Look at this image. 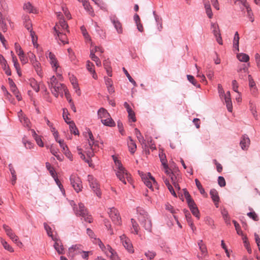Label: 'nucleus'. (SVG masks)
<instances>
[{
  "label": "nucleus",
  "instance_id": "f257e3e1",
  "mask_svg": "<svg viewBox=\"0 0 260 260\" xmlns=\"http://www.w3.org/2000/svg\"><path fill=\"white\" fill-rule=\"evenodd\" d=\"M113 157L115 164L117 169V171L116 173L117 177L124 184H126V179L128 182H131V177L130 175L128 174L127 171L123 167L120 161L115 158L114 156H113Z\"/></svg>",
  "mask_w": 260,
  "mask_h": 260
},
{
  "label": "nucleus",
  "instance_id": "f03ea898",
  "mask_svg": "<svg viewBox=\"0 0 260 260\" xmlns=\"http://www.w3.org/2000/svg\"><path fill=\"white\" fill-rule=\"evenodd\" d=\"M139 213L138 220L141 225L147 231L150 232L152 229L151 220L147 213L144 210L139 208L137 210Z\"/></svg>",
  "mask_w": 260,
  "mask_h": 260
},
{
  "label": "nucleus",
  "instance_id": "7ed1b4c3",
  "mask_svg": "<svg viewBox=\"0 0 260 260\" xmlns=\"http://www.w3.org/2000/svg\"><path fill=\"white\" fill-rule=\"evenodd\" d=\"M73 207V209L75 214L77 216L81 217V219H84V221L89 223H91L92 221V217L90 215H89L83 203H79L78 207Z\"/></svg>",
  "mask_w": 260,
  "mask_h": 260
},
{
  "label": "nucleus",
  "instance_id": "20e7f679",
  "mask_svg": "<svg viewBox=\"0 0 260 260\" xmlns=\"http://www.w3.org/2000/svg\"><path fill=\"white\" fill-rule=\"evenodd\" d=\"M52 93L57 98L59 95L61 97L63 96V94L66 96L67 99H68V90L66 86L61 83H59L57 85H55L52 89H50Z\"/></svg>",
  "mask_w": 260,
  "mask_h": 260
},
{
  "label": "nucleus",
  "instance_id": "39448f33",
  "mask_svg": "<svg viewBox=\"0 0 260 260\" xmlns=\"http://www.w3.org/2000/svg\"><path fill=\"white\" fill-rule=\"evenodd\" d=\"M71 184L75 191L78 193L83 188L82 182L80 178L76 174H72L70 177Z\"/></svg>",
  "mask_w": 260,
  "mask_h": 260
},
{
  "label": "nucleus",
  "instance_id": "423d86ee",
  "mask_svg": "<svg viewBox=\"0 0 260 260\" xmlns=\"http://www.w3.org/2000/svg\"><path fill=\"white\" fill-rule=\"evenodd\" d=\"M87 181L93 191L95 193L98 197L100 198L102 193L96 179L92 175H88L87 176Z\"/></svg>",
  "mask_w": 260,
  "mask_h": 260
},
{
  "label": "nucleus",
  "instance_id": "0eeeda50",
  "mask_svg": "<svg viewBox=\"0 0 260 260\" xmlns=\"http://www.w3.org/2000/svg\"><path fill=\"white\" fill-rule=\"evenodd\" d=\"M81 245L76 244L69 248L68 256L71 260H73L76 255L82 253L83 250L81 249Z\"/></svg>",
  "mask_w": 260,
  "mask_h": 260
},
{
  "label": "nucleus",
  "instance_id": "6e6552de",
  "mask_svg": "<svg viewBox=\"0 0 260 260\" xmlns=\"http://www.w3.org/2000/svg\"><path fill=\"white\" fill-rule=\"evenodd\" d=\"M3 228L7 235L13 242L19 246L22 245V242L19 241L18 237L13 232L12 230L8 225L4 224Z\"/></svg>",
  "mask_w": 260,
  "mask_h": 260
},
{
  "label": "nucleus",
  "instance_id": "1a4fd4ad",
  "mask_svg": "<svg viewBox=\"0 0 260 260\" xmlns=\"http://www.w3.org/2000/svg\"><path fill=\"white\" fill-rule=\"evenodd\" d=\"M110 217L113 222L116 224H120L121 222V218L117 210L114 208H109L108 212Z\"/></svg>",
  "mask_w": 260,
  "mask_h": 260
},
{
  "label": "nucleus",
  "instance_id": "9d476101",
  "mask_svg": "<svg viewBox=\"0 0 260 260\" xmlns=\"http://www.w3.org/2000/svg\"><path fill=\"white\" fill-rule=\"evenodd\" d=\"M47 58L49 59V62L53 70L57 72V70L60 69L55 55L51 52H48L46 53Z\"/></svg>",
  "mask_w": 260,
  "mask_h": 260
},
{
  "label": "nucleus",
  "instance_id": "9b49d317",
  "mask_svg": "<svg viewBox=\"0 0 260 260\" xmlns=\"http://www.w3.org/2000/svg\"><path fill=\"white\" fill-rule=\"evenodd\" d=\"M148 176H149V178L147 177H142V179L143 180L144 183L146 185V186L150 189L152 191L154 190L153 185L156 186L157 187V182L155 181L154 178L152 177L150 173H148Z\"/></svg>",
  "mask_w": 260,
  "mask_h": 260
},
{
  "label": "nucleus",
  "instance_id": "f8f14e48",
  "mask_svg": "<svg viewBox=\"0 0 260 260\" xmlns=\"http://www.w3.org/2000/svg\"><path fill=\"white\" fill-rule=\"evenodd\" d=\"M110 19L116 29L118 34H122L123 29L122 24L118 20V18L115 15H111L110 16Z\"/></svg>",
  "mask_w": 260,
  "mask_h": 260
},
{
  "label": "nucleus",
  "instance_id": "ddd939ff",
  "mask_svg": "<svg viewBox=\"0 0 260 260\" xmlns=\"http://www.w3.org/2000/svg\"><path fill=\"white\" fill-rule=\"evenodd\" d=\"M84 136L87 139L88 143V147L91 148L93 146H98L99 142L95 141L92 132L90 130H88L87 132L84 133Z\"/></svg>",
  "mask_w": 260,
  "mask_h": 260
},
{
  "label": "nucleus",
  "instance_id": "4468645a",
  "mask_svg": "<svg viewBox=\"0 0 260 260\" xmlns=\"http://www.w3.org/2000/svg\"><path fill=\"white\" fill-rule=\"evenodd\" d=\"M120 239L123 246L128 250V251L130 253H133V247L130 240L127 238L125 235L120 236Z\"/></svg>",
  "mask_w": 260,
  "mask_h": 260
},
{
  "label": "nucleus",
  "instance_id": "2eb2a0df",
  "mask_svg": "<svg viewBox=\"0 0 260 260\" xmlns=\"http://www.w3.org/2000/svg\"><path fill=\"white\" fill-rule=\"evenodd\" d=\"M57 27H58L57 25L56 24V25L53 27L54 30L55 31V34L54 35L55 36L56 39H59V41L63 44H68V42L66 40H67V36L65 34H63L62 33L60 32L57 29Z\"/></svg>",
  "mask_w": 260,
  "mask_h": 260
},
{
  "label": "nucleus",
  "instance_id": "dca6fc26",
  "mask_svg": "<svg viewBox=\"0 0 260 260\" xmlns=\"http://www.w3.org/2000/svg\"><path fill=\"white\" fill-rule=\"evenodd\" d=\"M183 190L184 197L189 209L190 210L191 209L197 207L194 201L191 199V196L187 190L186 189H184Z\"/></svg>",
  "mask_w": 260,
  "mask_h": 260
},
{
  "label": "nucleus",
  "instance_id": "f3484780",
  "mask_svg": "<svg viewBox=\"0 0 260 260\" xmlns=\"http://www.w3.org/2000/svg\"><path fill=\"white\" fill-rule=\"evenodd\" d=\"M238 72L239 78L242 80H245L246 79L247 75L249 73L248 67L245 64H243L242 67L238 70Z\"/></svg>",
  "mask_w": 260,
  "mask_h": 260
},
{
  "label": "nucleus",
  "instance_id": "a211bd4d",
  "mask_svg": "<svg viewBox=\"0 0 260 260\" xmlns=\"http://www.w3.org/2000/svg\"><path fill=\"white\" fill-rule=\"evenodd\" d=\"M0 63L3 69L5 71V74L8 76L11 75V72L7 64V60L5 59L4 56L2 54H0Z\"/></svg>",
  "mask_w": 260,
  "mask_h": 260
},
{
  "label": "nucleus",
  "instance_id": "6ab92c4d",
  "mask_svg": "<svg viewBox=\"0 0 260 260\" xmlns=\"http://www.w3.org/2000/svg\"><path fill=\"white\" fill-rule=\"evenodd\" d=\"M250 139L247 135H244L240 141V145L241 148L245 150H247L250 145Z\"/></svg>",
  "mask_w": 260,
  "mask_h": 260
},
{
  "label": "nucleus",
  "instance_id": "aec40b11",
  "mask_svg": "<svg viewBox=\"0 0 260 260\" xmlns=\"http://www.w3.org/2000/svg\"><path fill=\"white\" fill-rule=\"evenodd\" d=\"M18 116L19 117V120L21 123L23 124V125L25 127H30V121L27 117L25 116V115L22 113V110H20L18 113Z\"/></svg>",
  "mask_w": 260,
  "mask_h": 260
},
{
  "label": "nucleus",
  "instance_id": "412c9836",
  "mask_svg": "<svg viewBox=\"0 0 260 260\" xmlns=\"http://www.w3.org/2000/svg\"><path fill=\"white\" fill-rule=\"evenodd\" d=\"M54 244L53 245L54 248L56 250L59 254H62L64 253V248L63 245L60 241L59 239L57 238L56 240H53Z\"/></svg>",
  "mask_w": 260,
  "mask_h": 260
},
{
  "label": "nucleus",
  "instance_id": "4be33fe9",
  "mask_svg": "<svg viewBox=\"0 0 260 260\" xmlns=\"http://www.w3.org/2000/svg\"><path fill=\"white\" fill-rule=\"evenodd\" d=\"M107 249L105 253L107 256H110L111 260H120L117 253L110 245H107Z\"/></svg>",
  "mask_w": 260,
  "mask_h": 260
},
{
  "label": "nucleus",
  "instance_id": "5701e85b",
  "mask_svg": "<svg viewBox=\"0 0 260 260\" xmlns=\"http://www.w3.org/2000/svg\"><path fill=\"white\" fill-rule=\"evenodd\" d=\"M135 134L142 146L147 147V145L146 144V140L144 139L140 131L137 128H135Z\"/></svg>",
  "mask_w": 260,
  "mask_h": 260
},
{
  "label": "nucleus",
  "instance_id": "b1692460",
  "mask_svg": "<svg viewBox=\"0 0 260 260\" xmlns=\"http://www.w3.org/2000/svg\"><path fill=\"white\" fill-rule=\"evenodd\" d=\"M210 194L213 200L215 203V205L216 207H218V204L219 201V197L218 194L217 190L215 189H212L210 190Z\"/></svg>",
  "mask_w": 260,
  "mask_h": 260
},
{
  "label": "nucleus",
  "instance_id": "393cba45",
  "mask_svg": "<svg viewBox=\"0 0 260 260\" xmlns=\"http://www.w3.org/2000/svg\"><path fill=\"white\" fill-rule=\"evenodd\" d=\"M128 141H127V145L129 151L132 154H134L137 149V145L135 141L132 139L131 137H128Z\"/></svg>",
  "mask_w": 260,
  "mask_h": 260
},
{
  "label": "nucleus",
  "instance_id": "a878e982",
  "mask_svg": "<svg viewBox=\"0 0 260 260\" xmlns=\"http://www.w3.org/2000/svg\"><path fill=\"white\" fill-rule=\"evenodd\" d=\"M98 116L99 118L103 119L110 117V114L105 108H101L98 111Z\"/></svg>",
  "mask_w": 260,
  "mask_h": 260
},
{
  "label": "nucleus",
  "instance_id": "bb28decb",
  "mask_svg": "<svg viewBox=\"0 0 260 260\" xmlns=\"http://www.w3.org/2000/svg\"><path fill=\"white\" fill-rule=\"evenodd\" d=\"M23 19L24 26L28 30V31H29L30 30H32V26L29 17L27 16H24Z\"/></svg>",
  "mask_w": 260,
  "mask_h": 260
},
{
  "label": "nucleus",
  "instance_id": "cd10ccee",
  "mask_svg": "<svg viewBox=\"0 0 260 260\" xmlns=\"http://www.w3.org/2000/svg\"><path fill=\"white\" fill-rule=\"evenodd\" d=\"M44 229H45L48 236L51 237L52 240H56L57 238H58L56 236H54L52 233V231L51 228L48 225L46 222L44 223Z\"/></svg>",
  "mask_w": 260,
  "mask_h": 260
},
{
  "label": "nucleus",
  "instance_id": "c85d7f7f",
  "mask_svg": "<svg viewBox=\"0 0 260 260\" xmlns=\"http://www.w3.org/2000/svg\"><path fill=\"white\" fill-rule=\"evenodd\" d=\"M101 122L104 125L109 127H113L115 125V122L110 116L108 118H106L105 119H101Z\"/></svg>",
  "mask_w": 260,
  "mask_h": 260
},
{
  "label": "nucleus",
  "instance_id": "c756f323",
  "mask_svg": "<svg viewBox=\"0 0 260 260\" xmlns=\"http://www.w3.org/2000/svg\"><path fill=\"white\" fill-rule=\"evenodd\" d=\"M86 68L89 72L93 74V78L95 79H97V75H95L94 65L89 60H87L86 62Z\"/></svg>",
  "mask_w": 260,
  "mask_h": 260
},
{
  "label": "nucleus",
  "instance_id": "7c9ffc66",
  "mask_svg": "<svg viewBox=\"0 0 260 260\" xmlns=\"http://www.w3.org/2000/svg\"><path fill=\"white\" fill-rule=\"evenodd\" d=\"M222 217L227 225H231L230 217L228 211L225 209H223L221 211Z\"/></svg>",
  "mask_w": 260,
  "mask_h": 260
},
{
  "label": "nucleus",
  "instance_id": "2f4dec72",
  "mask_svg": "<svg viewBox=\"0 0 260 260\" xmlns=\"http://www.w3.org/2000/svg\"><path fill=\"white\" fill-rule=\"evenodd\" d=\"M223 99L224 100V102L226 104V106L228 111L231 112L233 110V105L231 98L229 96H223Z\"/></svg>",
  "mask_w": 260,
  "mask_h": 260
},
{
  "label": "nucleus",
  "instance_id": "473e14b6",
  "mask_svg": "<svg viewBox=\"0 0 260 260\" xmlns=\"http://www.w3.org/2000/svg\"><path fill=\"white\" fill-rule=\"evenodd\" d=\"M49 88L50 89H52V87L55 86V85H57L59 83L58 82V80L57 79L56 77L55 76H52L49 79V81H48Z\"/></svg>",
  "mask_w": 260,
  "mask_h": 260
},
{
  "label": "nucleus",
  "instance_id": "72a5a7b5",
  "mask_svg": "<svg viewBox=\"0 0 260 260\" xmlns=\"http://www.w3.org/2000/svg\"><path fill=\"white\" fill-rule=\"evenodd\" d=\"M239 35L238 31L235 33L233 39V47L235 49L239 51Z\"/></svg>",
  "mask_w": 260,
  "mask_h": 260
},
{
  "label": "nucleus",
  "instance_id": "f704fd0d",
  "mask_svg": "<svg viewBox=\"0 0 260 260\" xmlns=\"http://www.w3.org/2000/svg\"><path fill=\"white\" fill-rule=\"evenodd\" d=\"M31 63L35 68L36 72L37 73V74L39 76H41L42 74L41 63L37 60Z\"/></svg>",
  "mask_w": 260,
  "mask_h": 260
},
{
  "label": "nucleus",
  "instance_id": "c9c22d12",
  "mask_svg": "<svg viewBox=\"0 0 260 260\" xmlns=\"http://www.w3.org/2000/svg\"><path fill=\"white\" fill-rule=\"evenodd\" d=\"M237 57L238 60L241 62H246L249 60V56L245 53H241L238 54Z\"/></svg>",
  "mask_w": 260,
  "mask_h": 260
},
{
  "label": "nucleus",
  "instance_id": "e433bc0d",
  "mask_svg": "<svg viewBox=\"0 0 260 260\" xmlns=\"http://www.w3.org/2000/svg\"><path fill=\"white\" fill-rule=\"evenodd\" d=\"M29 32L34 46L36 48H38L39 46V45L37 44L38 38L37 36L36 35L35 32L32 30H30V31H29Z\"/></svg>",
  "mask_w": 260,
  "mask_h": 260
},
{
  "label": "nucleus",
  "instance_id": "4c0bfd02",
  "mask_svg": "<svg viewBox=\"0 0 260 260\" xmlns=\"http://www.w3.org/2000/svg\"><path fill=\"white\" fill-rule=\"evenodd\" d=\"M211 28L212 30L214 36H217L220 34V30L217 23L211 22Z\"/></svg>",
  "mask_w": 260,
  "mask_h": 260
},
{
  "label": "nucleus",
  "instance_id": "58836bf2",
  "mask_svg": "<svg viewBox=\"0 0 260 260\" xmlns=\"http://www.w3.org/2000/svg\"><path fill=\"white\" fill-rule=\"evenodd\" d=\"M45 165L47 169L49 171L50 174L52 178L57 176V174L56 173L54 169L51 166V164L49 162H46Z\"/></svg>",
  "mask_w": 260,
  "mask_h": 260
},
{
  "label": "nucleus",
  "instance_id": "ea45409f",
  "mask_svg": "<svg viewBox=\"0 0 260 260\" xmlns=\"http://www.w3.org/2000/svg\"><path fill=\"white\" fill-rule=\"evenodd\" d=\"M8 80L9 81V84L11 88V91L14 94H16L18 93V90L15 84V83L13 82L12 79L10 78H8Z\"/></svg>",
  "mask_w": 260,
  "mask_h": 260
},
{
  "label": "nucleus",
  "instance_id": "a19ab883",
  "mask_svg": "<svg viewBox=\"0 0 260 260\" xmlns=\"http://www.w3.org/2000/svg\"><path fill=\"white\" fill-rule=\"evenodd\" d=\"M249 105H250V110L252 115L253 116V117L255 118V119L256 120H257V118H258V115L257 114L256 107L254 104H253V103L251 101H250V102H249Z\"/></svg>",
  "mask_w": 260,
  "mask_h": 260
},
{
  "label": "nucleus",
  "instance_id": "79ce46f5",
  "mask_svg": "<svg viewBox=\"0 0 260 260\" xmlns=\"http://www.w3.org/2000/svg\"><path fill=\"white\" fill-rule=\"evenodd\" d=\"M70 124V130L71 133L74 134L75 135H79V131L77 128L75 123L72 121L71 122L69 123Z\"/></svg>",
  "mask_w": 260,
  "mask_h": 260
},
{
  "label": "nucleus",
  "instance_id": "37998d69",
  "mask_svg": "<svg viewBox=\"0 0 260 260\" xmlns=\"http://www.w3.org/2000/svg\"><path fill=\"white\" fill-rule=\"evenodd\" d=\"M205 73L208 78L210 80H212L214 76V72L213 69H212L210 67H207Z\"/></svg>",
  "mask_w": 260,
  "mask_h": 260
},
{
  "label": "nucleus",
  "instance_id": "c03bdc74",
  "mask_svg": "<svg viewBox=\"0 0 260 260\" xmlns=\"http://www.w3.org/2000/svg\"><path fill=\"white\" fill-rule=\"evenodd\" d=\"M53 178L54 179L56 184L59 188V189H60V191H61V192L62 193V194H65V190L63 188V185L61 184L60 181L59 180V179L57 177V176H56L55 177H53Z\"/></svg>",
  "mask_w": 260,
  "mask_h": 260
},
{
  "label": "nucleus",
  "instance_id": "a18cd8bd",
  "mask_svg": "<svg viewBox=\"0 0 260 260\" xmlns=\"http://www.w3.org/2000/svg\"><path fill=\"white\" fill-rule=\"evenodd\" d=\"M159 157L160 158V160L161 162V164L163 166V167H167L168 164H167V160L166 159V155L163 153H159Z\"/></svg>",
  "mask_w": 260,
  "mask_h": 260
},
{
  "label": "nucleus",
  "instance_id": "49530a36",
  "mask_svg": "<svg viewBox=\"0 0 260 260\" xmlns=\"http://www.w3.org/2000/svg\"><path fill=\"white\" fill-rule=\"evenodd\" d=\"M0 29H1L4 32L6 31L7 27L6 23L4 22V19L2 17V14L0 12Z\"/></svg>",
  "mask_w": 260,
  "mask_h": 260
},
{
  "label": "nucleus",
  "instance_id": "de8ad7c7",
  "mask_svg": "<svg viewBox=\"0 0 260 260\" xmlns=\"http://www.w3.org/2000/svg\"><path fill=\"white\" fill-rule=\"evenodd\" d=\"M122 70L124 73L125 75H126V76L127 77V78H128L129 81L131 82L134 85V86H136L137 83L136 81L132 78L129 74L128 73L127 71L124 68H122Z\"/></svg>",
  "mask_w": 260,
  "mask_h": 260
},
{
  "label": "nucleus",
  "instance_id": "09e8293b",
  "mask_svg": "<svg viewBox=\"0 0 260 260\" xmlns=\"http://www.w3.org/2000/svg\"><path fill=\"white\" fill-rule=\"evenodd\" d=\"M156 253L154 251L148 250V251L145 252V255L149 260L153 259L156 256Z\"/></svg>",
  "mask_w": 260,
  "mask_h": 260
},
{
  "label": "nucleus",
  "instance_id": "8fccbe9b",
  "mask_svg": "<svg viewBox=\"0 0 260 260\" xmlns=\"http://www.w3.org/2000/svg\"><path fill=\"white\" fill-rule=\"evenodd\" d=\"M18 55L22 64H25L27 62V57H25L23 51H20V53H18Z\"/></svg>",
  "mask_w": 260,
  "mask_h": 260
},
{
  "label": "nucleus",
  "instance_id": "3c124183",
  "mask_svg": "<svg viewBox=\"0 0 260 260\" xmlns=\"http://www.w3.org/2000/svg\"><path fill=\"white\" fill-rule=\"evenodd\" d=\"M30 86H31V87L32 88V89L35 91H36V92H38L39 91L40 87L38 85L37 81L35 80H34V79L31 80L30 82Z\"/></svg>",
  "mask_w": 260,
  "mask_h": 260
},
{
  "label": "nucleus",
  "instance_id": "603ef678",
  "mask_svg": "<svg viewBox=\"0 0 260 260\" xmlns=\"http://www.w3.org/2000/svg\"><path fill=\"white\" fill-rule=\"evenodd\" d=\"M23 9L29 13H34L33 6L30 3H27L24 5Z\"/></svg>",
  "mask_w": 260,
  "mask_h": 260
},
{
  "label": "nucleus",
  "instance_id": "864d4df0",
  "mask_svg": "<svg viewBox=\"0 0 260 260\" xmlns=\"http://www.w3.org/2000/svg\"><path fill=\"white\" fill-rule=\"evenodd\" d=\"M68 115H69V113H68V110L66 108H63L62 116H63V118L65 122L67 123H69L72 122V121H70V119L68 117Z\"/></svg>",
  "mask_w": 260,
  "mask_h": 260
},
{
  "label": "nucleus",
  "instance_id": "5fc2aeb1",
  "mask_svg": "<svg viewBox=\"0 0 260 260\" xmlns=\"http://www.w3.org/2000/svg\"><path fill=\"white\" fill-rule=\"evenodd\" d=\"M2 244L4 247V248L9 251L10 252H12L14 251L13 248L6 242L4 240L2 241Z\"/></svg>",
  "mask_w": 260,
  "mask_h": 260
},
{
  "label": "nucleus",
  "instance_id": "6e6d98bb",
  "mask_svg": "<svg viewBox=\"0 0 260 260\" xmlns=\"http://www.w3.org/2000/svg\"><path fill=\"white\" fill-rule=\"evenodd\" d=\"M187 78L188 80L194 86L196 87H200V85L197 83V81L195 80L193 76L190 75H187Z\"/></svg>",
  "mask_w": 260,
  "mask_h": 260
},
{
  "label": "nucleus",
  "instance_id": "4d7b16f0",
  "mask_svg": "<svg viewBox=\"0 0 260 260\" xmlns=\"http://www.w3.org/2000/svg\"><path fill=\"white\" fill-rule=\"evenodd\" d=\"M10 172L12 175V178L11 180V183L12 185H14L16 183V181L17 180V176L15 170V169H12Z\"/></svg>",
  "mask_w": 260,
  "mask_h": 260
},
{
  "label": "nucleus",
  "instance_id": "13d9d810",
  "mask_svg": "<svg viewBox=\"0 0 260 260\" xmlns=\"http://www.w3.org/2000/svg\"><path fill=\"white\" fill-rule=\"evenodd\" d=\"M198 246H199V248H200V250L201 251L202 253L203 254L206 253L207 249H206V247H205V246L204 245V244H203V241L200 240L198 242Z\"/></svg>",
  "mask_w": 260,
  "mask_h": 260
},
{
  "label": "nucleus",
  "instance_id": "bf43d9fd",
  "mask_svg": "<svg viewBox=\"0 0 260 260\" xmlns=\"http://www.w3.org/2000/svg\"><path fill=\"white\" fill-rule=\"evenodd\" d=\"M172 183L174 182H178L179 180V175L178 173L175 172L171 175L170 176Z\"/></svg>",
  "mask_w": 260,
  "mask_h": 260
},
{
  "label": "nucleus",
  "instance_id": "052dcab7",
  "mask_svg": "<svg viewBox=\"0 0 260 260\" xmlns=\"http://www.w3.org/2000/svg\"><path fill=\"white\" fill-rule=\"evenodd\" d=\"M131 222L132 223L133 228L134 229L133 233L135 234H138V223L133 218L131 219Z\"/></svg>",
  "mask_w": 260,
  "mask_h": 260
},
{
  "label": "nucleus",
  "instance_id": "680f3d73",
  "mask_svg": "<svg viewBox=\"0 0 260 260\" xmlns=\"http://www.w3.org/2000/svg\"><path fill=\"white\" fill-rule=\"evenodd\" d=\"M195 182H196L197 187H198V188L199 189V190L200 191V193L201 194H204L205 192V190L203 188V187H202L201 183L200 182V181H199V180L198 179H195Z\"/></svg>",
  "mask_w": 260,
  "mask_h": 260
},
{
  "label": "nucleus",
  "instance_id": "e2e57ef3",
  "mask_svg": "<svg viewBox=\"0 0 260 260\" xmlns=\"http://www.w3.org/2000/svg\"><path fill=\"white\" fill-rule=\"evenodd\" d=\"M218 92L219 93V95L220 98L222 100L223 96L225 95V92L224 91L221 85V84H218Z\"/></svg>",
  "mask_w": 260,
  "mask_h": 260
},
{
  "label": "nucleus",
  "instance_id": "0e129e2a",
  "mask_svg": "<svg viewBox=\"0 0 260 260\" xmlns=\"http://www.w3.org/2000/svg\"><path fill=\"white\" fill-rule=\"evenodd\" d=\"M81 30L82 31L83 36L84 37L85 39L86 40H90V37L84 26H82L81 27Z\"/></svg>",
  "mask_w": 260,
  "mask_h": 260
},
{
  "label": "nucleus",
  "instance_id": "69168bd1",
  "mask_svg": "<svg viewBox=\"0 0 260 260\" xmlns=\"http://www.w3.org/2000/svg\"><path fill=\"white\" fill-rule=\"evenodd\" d=\"M192 213V214L196 217L197 218V219H199L200 218V212H199V210L198 208V207H195L193 209H191L190 210Z\"/></svg>",
  "mask_w": 260,
  "mask_h": 260
},
{
  "label": "nucleus",
  "instance_id": "338daca9",
  "mask_svg": "<svg viewBox=\"0 0 260 260\" xmlns=\"http://www.w3.org/2000/svg\"><path fill=\"white\" fill-rule=\"evenodd\" d=\"M247 215L249 218L252 219L254 221H257L258 220L257 215L254 212H248Z\"/></svg>",
  "mask_w": 260,
  "mask_h": 260
},
{
  "label": "nucleus",
  "instance_id": "774afa93",
  "mask_svg": "<svg viewBox=\"0 0 260 260\" xmlns=\"http://www.w3.org/2000/svg\"><path fill=\"white\" fill-rule=\"evenodd\" d=\"M59 25L63 30L67 29L68 27V25L64 19L60 18V20H59Z\"/></svg>",
  "mask_w": 260,
  "mask_h": 260
}]
</instances>
